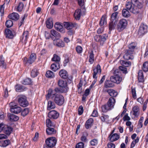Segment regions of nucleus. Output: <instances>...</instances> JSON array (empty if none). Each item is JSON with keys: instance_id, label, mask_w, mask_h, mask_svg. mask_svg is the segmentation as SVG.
Here are the masks:
<instances>
[{"instance_id": "obj_1", "label": "nucleus", "mask_w": 148, "mask_h": 148, "mask_svg": "<svg viewBox=\"0 0 148 148\" xmlns=\"http://www.w3.org/2000/svg\"><path fill=\"white\" fill-rule=\"evenodd\" d=\"M136 46V44L135 42H132L128 45L129 49L126 50L123 57L126 60H133L134 57L132 54Z\"/></svg>"}, {"instance_id": "obj_2", "label": "nucleus", "mask_w": 148, "mask_h": 148, "mask_svg": "<svg viewBox=\"0 0 148 148\" xmlns=\"http://www.w3.org/2000/svg\"><path fill=\"white\" fill-rule=\"evenodd\" d=\"M114 76H111L110 77L111 81L117 84H119L122 79V77L120 76L121 75L120 71L116 69L114 71Z\"/></svg>"}, {"instance_id": "obj_3", "label": "nucleus", "mask_w": 148, "mask_h": 148, "mask_svg": "<svg viewBox=\"0 0 148 148\" xmlns=\"http://www.w3.org/2000/svg\"><path fill=\"white\" fill-rule=\"evenodd\" d=\"M66 91L61 88L58 87H56L53 90L51 89H50L48 90V94L46 95V98L48 99L51 96L56 95H57V93H62L63 92H66Z\"/></svg>"}, {"instance_id": "obj_4", "label": "nucleus", "mask_w": 148, "mask_h": 148, "mask_svg": "<svg viewBox=\"0 0 148 148\" xmlns=\"http://www.w3.org/2000/svg\"><path fill=\"white\" fill-rule=\"evenodd\" d=\"M46 145L44 146V148H52L54 147L57 142V140L54 137L48 138L45 141Z\"/></svg>"}, {"instance_id": "obj_5", "label": "nucleus", "mask_w": 148, "mask_h": 148, "mask_svg": "<svg viewBox=\"0 0 148 148\" xmlns=\"http://www.w3.org/2000/svg\"><path fill=\"white\" fill-rule=\"evenodd\" d=\"M81 8L76 10L74 14V16L76 20H79L82 15L85 14L86 10L84 7H81Z\"/></svg>"}, {"instance_id": "obj_6", "label": "nucleus", "mask_w": 148, "mask_h": 148, "mask_svg": "<svg viewBox=\"0 0 148 148\" xmlns=\"http://www.w3.org/2000/svg\"><path fill=\"white\" fill-rule=\"evenodd\" d=\"M18 101L19 105L23 107H25L28 105L26 97L24 95H21L18 96Z\"/></svg>"}, {"instance_id": "obj_7", "label": "nucleus", "mask_w": 148, "mask_h": 148, "mask_svg": "<svg viewBox=\"0 0 148 148\" xmlns=\"http://www.w3.org/2000/svg\"><path fill=\"white\" fill-rule=\"evenodd\" d=\"M54 101L55 103L59 106L62 105L64 103V99L63 96L60 94H57L54 95Z\"/></svg>"}, {"instance_id": "obj_8", "label": "nucleus", "mask_w": 148, "mask_h": 148, "mask_svg": "<svg viewBox=\"0 0 148 148\" xmlns=\"http://www.w3.org/2000/svg\"><path fill=\"white\" fill-rule=\"evenodd\" d=\"M127 21L125 19H121L118 24L117 26V29L119 32H121L127 26Z\"/></svg>"}, {"instance_id": "obj_9", "label": "nucleus", "mask_w": 148, "mask_h": 148, "mask_svg": "<svg viewBox=\"0 0 148 148\" xmlns=\"http://www.w3.org/2000/svg\"><path fill=\"white\" fill-rule=\"evenodd\" d=\"M126 8L134 14L138 13L139 12L138 9L135 6L132 5L130 2H127L126 5Z\"/></svg>"}, {"instance_id": "obj_10", "label": "nucleus", "mask_w": 148, "mask_h": 148, "mask_svg": "<svg viewBox=\"0 0 148 148\" xmlns=\"http://www.w3.org/2000/svg\"><path fill=\"white\" fill-rule=\"evenodd\" d=\"M5 34L7 38H12L16 34V30L15 29L10 30L8 29H5Z\"/></svg>"}, {"instance_id": "obj_11", "label": "nucleus", "mask_w": 148, "mask_h": 148, "mask_svg": "<svg viewBox=\"0 0 148 148\" xmlns=\"http://www.w3.org/2000/svg\"><path fill=\"white\" fill-rule=\"evenodd\" d=\"M59 113L55 110L51 111L48 114L49 117L52 119H57L59 116Z\"/></svg>"}, {"instance_id": "obj_12", "label": "nucleus", "mask_w": 148, "mask_h": 148, "mask_svg": "<svg viewBox=\"0 0 148 148\" xmlns=\"http://www.w3.org/2000/svg\"><path fill=\"white\" fill-rule=\"evenodd\" d=\"M58 86L66 92L68 90L67 87V84L66 82L64 81L62 79H59L58 82Z\"/></svg>"}, {"instance_id": "obj_13", "label": "nucleus", "mask_w": 148, "mask_h": 148, "mask_svg": "<svg viewBox=\"0 0 148 148\" xmlns=\"http://www.w3.org/2000/svg\"><path fill=\"white\" fill-rule=\"evenodd\" d=\"M147 25L144 24H141L138 31V35L139 36L144 35L147 32Z\"/></svg>"}, {"instance_id": "obj_14", "label": "nucleus", "mask_w": 148, "mask_h": 148, "mask_svg": "<svg viewBox=\"0 0 148 148\" xmlns=\"http://www.w3.org/2000/svg\"><path fill=\"white\" fill-rule=\"evenodd\" d=\"M29 32L28 31H24L23 34L22 36L20 38V40L22 43L25 44L27 41Z\"/></svg>"}, {"instance_id": "obj_15", "label": "nucleus", "mask_w": 148, "mask_h": 148, "mask_svg": "<svg viewBox=\"0 0 148 148\" xmlns=\"http://www.w3.org/2000/svg\"><path fill=\"white\" fill-rule=\"evenodd\" d=\"M54 27L56 30L62 33L65 32V29L63 28L62 25L59 22H57L54 25Z\"/></svg>"}, {"instance_id": "obj_16", "label": "nucleus", "mask_w": 148, "mask_h": 148, "mask_svg": "<svg viewBox=\"0 0 148 148\" xmlns=\"http://www.w3.org/2000/svg\"><path fill=\"white\" fill-rule=\"evenodd\" d=\"M54 45L60 47H63L64 46V43L63 41L59 39L54 40L53 41Z\"/></svg>"}, {"instance_id": "obj_17", "label": "nucleus", "mask_w": 148, "mask_h": 148, "mask_svg": "<svg viewBox=\"0 0 148 148\" xmlns=\"http://www.w3.org/2000/svg\"><path fill=\"white\" fill-rule=\"evenodd\" d=\"M94 73L93 75V77L94 78L97 79V76L96 75L97 73L100 74L101 72V67L99 64H98L95 69H93Z\"/></svg>"}, {"instance_id": "obj_18", "label": "nucleus", "mask_w": 148, "mask_h": 148, "mask_svg": "<svg viewBox=\"0 0 148 148\" xmlns=\"http://www.w3.org/2000/svg\"><path fill=\"white\" fill-rule=\"evenodd\" d=\"M46 132L48 135H52L56 133V130L53 127H48L46 129Z\"/></svg>"}, {"instance_id": "obj_19", "label": "nucleus", "mask_w": 148, "mask_h": 148, "mask_svg": "<svg viewBox=\"0 0 148 148\" xmlns=\"http://www.w3.org/2000/svg\"><path fill=\"white\" fill-rule=\"evenodd\" d=\"M12 128L11 127L5 125L3 131L7 135H9L12 132Z\"/></svg>"}, {"instance_id": "obj_20", "label": "nucleus", "mask_w": 148, "mask_h": 148, "mask_svg": "<svg viewBox=\"0 0 148 148\" xmlns=\"http://www.w3.org/2000/svg\"><path fill=\"white\" fill-rule=\"evenodd\" d=\"M8 17L10 19L15 21L17 20L19 18L18 14L16 13H13L9 15Z\"/></svg>"}, {"instance_id": "obj_21", "label": "nucleus", "mask_w": 148, "mask_h": 148, "mask_svg": "<svg viewBox=\"0 0 148 148\" xmlns=\"http://www.w3.org/2000/svg\"><path fill=\"white\" fill-rule=\"evenodd\" d=\"M60 68L59 63L58 62H55L52 64L51 66V69L54 71H56Z\"/></svg>"}, {"instance_id": "obj_22", "label": "nucleus", "mask_w": 148, "mask_h": 148, "mask_svg": "<svg viewBox=\"0 0 148 148\" xmlns=\"http://www.w3.org/2000/svg\"><path fill=\"white\" fill-rule=\"evenodd\" d=\"M64 27L68 29H72L77 25L76 23L73 24L72 23L69 22H64Z\"/></svg>"}, {"instance_id": "obj_23", "label": "nucleus", "mask_w": 148, "mask_h": 148, "mask_svg": "<svg viewBox=\"0 0 148 148\" xmlns=\"http://www.w3.org/2000/svg\"><path fill=\"white\" fill-rule=\"evenodd\" d=\"M59 74L60 76L64 79H66L68 77V74L66 71L64 69L61 70Z\"/></svg>"}, {"instance_id": "obj_24", "label": "nucleus", "mask_w": 148, "mask_h": 148, "mask_svg": "<svg viewBox=\"0 0 148 148\" xmlns=\"http://www.w3.org/2000/svg\"><path fill=\"white\" fill-rule=\"evenodd\" d=\"M21 108L17 106L13 108L10 109V111L16 114L19 113L21 111Z\"/></svg>"}, {"instance_id": "obj_25", "label": "nucleus", "mask_w": 148, "mask_h": 148, "mask_svg": "<svg viewBox=\"0 0 148 148\" xmlns=\"http://www.w3.org/2000/svg\"><path fill=\"white\" fill-rule=\"evenodd\" d=\"M131 2L132 4H133L134 6H136L138 9L142 7V4L137 0H131Z\"/></svg>"}, {"instance_id": "obj_26", "label": "nucleus", "mask_w": 148, "mask_h": 148, "mask_svg": "<svg viewBox=\"0 0 148 148\" xmlns=\"http://www.w3.org/2000/svg\"><path fill=\"white\" fill-rule=\"evenodd\" d=\"M8 116L11 121H16L19 119V117L13 114H8Z\"/></svg>"}, {"instance_id": "obj_27", "label": "nucleus", "mask_w": 148, "mask_h": 148, "mask_svg": "<svg viewBox=\"0 0 148 148\" xmlns=\"http://www.w3.org/2000/svg\"><path fill=\"white\" fill-rule=\"evenodd\" d=\"M117 23V22H116V21H115V22L112 21H110L109 25V30L110 31L115 29Z\"/></svg>"}, {"instance_id": "obj_28", "label": "nucleus", "mask_w": 148, "mask_h": 148, "mask_svg": "<svg viewBox=\"0 0 148 148\" xmlns=\"http://www.w3.org/2000/svg\"><path fill=\"white\" fill-rule=\"evenodd\" d=\"M51 35L56 38V39H59L61 37L60 34L54 29H51L50 31Z\"/></svg>"}, {"instance_id": "obj_29", "label": "nucleus", "mask_w": 148, "mask_h": 148, "mask_svg": "<svg viewBox=\"0 0 148 148\" xmlns=\"http://www.w3.org/2000/svg\"><path fill=\"white\" fill-rule=\"evenodd\" d=\"M56 107L54 102L51 101H49L48 102L47 110H50L51 109H54Z\"/></svg>"}, {"instance_id": "obj_30", "label": "nucleus", "mask_w": 148, "mask_h": 148, "mask_svg": "<svg viewBox=\"0 0 148 148\" xmlns=\"http://www.w3.org/2000/svg\"><path fill=\"white\" fill-rule=\"evenodd\" d=\"M115 102L114 99L112 97L109 98L108 102L107 104L111 108H113L114 103Z\"/></svg>"}, {"instance_id": "obj_31", "label": "nucleus", "mask_w": 148, "mask_h": 148, "mask_svg": "<svg viewBox=\"0 0 148 148\" xmlns=\"http://www.w3.org/2000/svg\"><path fill=\"white\" fill-rule=\"evenodd\" d=\"M53 19L52 18H48L46 21V26L47 28L51 29L53 27Z\"/></svg>"}, {"instance_id": "obj_32", "label": "nucleus", "mask_w": 148, "mask_h": 148, "mask_svg": "<svg viewBox=\"0 0 148 148\" xmlns=\"http://www.w3.org/2000/svg\"><path fill=\"white\" fill-rule=\"evenodd\" d=\"M16 90L17 92H21L24 91L26 89L25 87L20 84H17L15 86Z\"/></svg>"}, {"instance_id": "obj_33", "label": "nucleus", "mask_w": 148, "mask_h": 148, "mask_svg": "<svg viewBox=\"0 0 148 148\" xmlns=\"http://www.w3.org/2000/svg\"><path fill=\"white\" fill-rule=\"evenodd\" d=\"M114 82L111 81L106 80L104 83V86L106 88L112 87L114 86Z\"/></svg>"}, {"instance_id": "obj_34", "label": "nucleus", "mask_w": 148, "mask_h": 148, "mask_svg": "<svg viewBox=\"0 0 148 148\" xmlns=\"http://www.w3.org/2000/svg\"><path fill=\"white\" fill-rule=\"evenodd\" d=\"M36 58V54L34 53H32L30 56L29 59L27 60V62L32 64L35 60Z\"/></svg>"}, {"instance_id": "obj_35", "label": "nucleus", "mask_w": 148, "mask_h": 148, "mask_svg": "<svg viewBox=\"0 0 148 148\" xmlns=\"http://www.w3.org/2000/svg\"><path fill=\"white\" fill-rule=\"evenodd\" d=\"M93 122V120L92 119L90 118L88 120L85 124V127L87 129H88L91 127V124Z\"/></svg>"}, {"instance_id": "obj_36", "label": "nucleus", "mask_w": 148, "mask_h": 148, "mask_svg": "<svg viewBox=\"0 0 148 148\" xmlns=\"http://www.w3.org/2000/svg\"><path fill=\"white\" fill-rule=\"evenodd\" d=\"M110 140L111 142H113L118 140L119 138V136L116 134H114L109 136Z\"/></svg>"}, {"instance_id": "obj_37", "label": "nucleus", "mask_w": 148, "mask_h": 148, "mask_svg": "<svg viewBox=\"0 0 148 148\" xmlns=\"http://www.w3.org/2000/svg\"><path fill=\"white\" fill-rule=\"evenodd\" d=\"M107 92L109 95L112 97H116L117 95V92L114 90L110 89L107 90Z\"/></svg>"}, {"instance_id": "obj_38", "label": "nucleus", "mask_w": 148, "mask_h": 148, "mask_svg": "<svg viewBox=\"0 0 148 148\" xmlns=\"http://www.w3.org/2000/svg\"><path fill=\"white\" fill-rule=\"evenodd\" d=\"M0 67L2 68H6V63L4 62V59L2 56L0 57Z\"/></svg>"}, {"instance_id": "obj_39", "label": "nucleus", "mask_w": 148, "mask_h": 148, "mask_svg": "<svg viewBox=\"0 0 148 148\" xmlns=\"http://www.w3.org/2000/svg\"><path fill=\"white\" fill-rule=\"evenodd\" d=\"M120 63L122 65L126 67L130 66L131 64V62L129 61L121 60Z\"/></svg>"}, {"instance_id": "obj_40", "label": "nucleus", "mask_w": 148, "mask_h": 148, "mask_svg": "<svg viewBox=\"0 0 148 148\" xmlns=\"http://www.w3.org/2000/svg\"><path fill=\"white\" fill-rule=\"evenodd\" d=\"M119 12H118L113 13L111 16L110 21L114 22L116 21L117 22V16Z\"/></svg>"}, {"instance_id": "obj_41", "label": "nucleus", "mask_w": 148, "mask_h": 148, "mask_svg": "<svg viewBox=\"0 0 148 148\" xmlns=\"http://www.w3.org/2000/svg\"><path fill=\"white\" fill-rule=\"evenodd\" d=\"M32 81L31 79L29 78H26L22 81V83L25 85H29L31 84L32 83Z\"/></svg>"}, {"instance_id": "obj_42", "label": "nucleus", "mask_w": 148, "mask_h": 148, "mask_svg": "<svg viewBox=\"0 0 148 148\" xmlns=\"http://www.w3.org/2000/svg\"><path fill=\"white\" fill-rule=\"evenodd\" d=\"M133 115L135 116H138L139 114V110L138 107L137 106H135L133 109Z\"/></svg>"}, {"instance_id": "obj_43", "label": "nucleus", "mask_w": 148, "mask_h": 148, "mask_svg": "<svg viewBox=\"0 0 148 148\" xmlns=\"http://www.w3.org/2000/svg\"><path fill=\"white\" fill-rule=\"evenodd\" d=\"M106 17L105 16H103L100 21L99 25L101 26L106 25Z\"/></svg>"}, {"instance_id": "obj_44", "label": "nucleus", "mask_w": 148, "mask_h": 148, "mask_svg": "<svg viewBox=\"0 0 148 148\" xmlns=\"http://www.w3.org/2000/svg\"><path fill=\"white\" fill-rule=\"evenodd\" d=\"M88 135V133L86 132H83L81 138V140L83 142H85L87 141V136Z\"/></svg>"}, {"instance_id": "obj_45", "label": "nucleus", "mask_w": 148, "mask_h": 148, "mask_svg": "<svg viewBox=\"0 0 148 148\" xmlns=\"http://www.w3.org/2000/svg\"><path fill=\"white\" fill-rule=\"evenodd\" d=\"M138 78L139 82H142L144 81V76L142 71H139L138 72Z\"/></svg>"}, {"instance_id": "obj_46", "label": "nucleus", "mask_w": 148, "mask_h": 148, "mask_svg": "<svg viewBox=\"0 0 148 148\" xmlns=\"http://www.w3.org/2000/svg\"><path fill=\"white\" fill-rule=\"evenodd\" d=\"M122 16L126 18L129 17L130 15V12L127 9H125L123 10L122 11Z\"/></svg>"}, {"instance_id": "obj_47", "label": "nucleus", "mask_w": 148, "mask_h": 148, "mask_svg": "<svg viewBox=\"0 0 148 148\" xmlns=\"http://www.w3.org/2000/svg\"><path fill=\"white\" fill-rule=\"evenodd\" d=\"M101 108L102 112H106L108 110H110L112 109L107 104V105H105L102 106Z\"/></svg>"}, {"instance_id": "obj_48", "label": "nucleus", "mask_w": 148, "mask_h": 148, "mask_svg": "<svg viewBox=\"0 0 148 148\" xmlns=\"http://www.w3.org/2000/svg\"><path fill=\"white\" fill-rule=\"evenodd\" d=\"M46 124L47 127H54L55 125L52 122L51 120L49 119H47L46 121Z\"/></svg>"}, {"instance_id": "obj_49", "label": "nucleus", "mask_w": 148, "mask_h": 148, "mask_svg": "<svg viewBox=\"0 0 148 148\" xmlns=\"http://www.w3.org/2000/svg\"><path fill=\"white\" fill-rule=\"evenodd\" d=\"M46 75L47 77L48 78H53L55 77L54 73L52 71L50 70L47 71Z\"/></svg>"}, {"instance_id": "obj_50", "label": "nucleus", "mask_w": 148, "mask_h": 148, "mask_svg": "<svg viewBox=\"0 0 148 148\" xmlns=\"http://www.w3.org/2000/svg\"><path fill=\"white\" fill-rule=\"evenodd\" d=\"M38 74V70L36 68H34L33 69L31 73V76L33 77L37 76Z\"/></svg>"}, {"instance_id": "obj_51", "label": "nucleus", "mask_w": 148, "mask_h": 148, "mask_svg": "<svg viewBox=\"0 0 148 148\" xmlns=\"http://www.w3.org/2000/svg\"><path fill=\"white\" fill-rule=\"evenodd\" d=\"M89 58V62L90 64H92L94 60V54L92 51L90 53Z\"/></svg>"}, {"instance_id": "obj_52", "label": "nucleus", "mask_w": 148, "mask_h": 148, "mask_svg": "<svg viewBox=\"0 0 148 148\" xmlns=\"http://www.w3.org/2000/svg\"><path fill=\"white\" fill-rule=\"evenodd\" d=\"M23 7L24 5L23 3H22L20 2L18 5L17 7H16L15 8H16L17 11L20 12L22 11Z\"/></svg>"}, {"instance_id": "obj_53", "label": "nucleus", "mask_w": 148, "mask_h": 148, "mask_svg": "<svg viewBox=\"0 0 148 148\" xmlns=\"http://www.w3.org/2000/svg\"><path fill=\"white\" fill-rule=\"evenodd\" d=\"M143 69L145 72H147L148 71V62H145L143 64Z\"/></svg>"}, {"instance_id": "obj_54", "label": "nucleus", "mask_w": 148, "mask_h": 148, "mask_svg": "<svg viewBox=\"0 0 148 148\" xmlns=\"http://www.w3.org/2000/svg\"><path fill=\"white\" fill-rule=\"evenodd\" d=\"M29 110L28 108H25L21 112V115L23 116H26L29 113Z\"/></svg>"}, {"instance_id": "obj_55", "label": "nucleus", "mask_w": 148, "mask_h": 148, "mask_svg": "<svg viewBox=\"0 0 148 148\" xmlns=\"http://www.w3.org/2000/svg\"><path fill=\"white\" fill-rule=\"evenodd\" d=\"M121 73V71H122L123 73L126 74L127 73V69L125 67L120 66L119 67V69H118Z\"/></svg>"}, {"instance_id": "obj_56", "label": "nucleus", "mask_w": 148, "mask_h": 148, "mask_svg": "<svg viewBox=\"0 0 148 148\" xmlns=\"http://www.w3.org/2000/svg\"><path fill=\"white\" fill-rule=\"evenodd\" d=\"M5 25L7 27H10L13 25V22L10 20H8L6 21Z\"/></svg>"}, {"instance_id": "obj_57", "label": "nucleus", "mask_w": 148, "mask_h": 148, "mask_svg": "<svg viewBox=\"0 0 148 148\" xmlns=\"http://www.w3.org/2000/svg\"><path fill=\"white\" fill-rule=\"evenodd\" d=\"M60 57L56 54H54L53 57L52 58V61L55 62H59L60 60Z\"/></svg>"}, {"instance_id": "obj_58", "label": "nucleus", "mask_w": 148, "mask_h": 148, "mask_svg": "<svg viewBox=\"0 0 148 148\" xmlns=\"http://www.w3.org/2000/svg\"><path fill=\"white\" fill-rule=\"evenodd\" d=\"M10 140H4L2 143V145L3 147H5L10 144Z\"/></svg>"}, {"instance_id": "obj_59", "label": "nucleus", "mask_w": 148, "mask_h": 148, "mask_svg": "<svg viewBox=\"0 0 148 148\" xmlns=\"http://www.w3.org/2000/svg\"><path fill=\"white\" fill-rule=\"evenodd\" d=\"M108 36L107 34H104L103 36L100 35V40L101 42H105Z\"/></svg>"}, {"instance_id": "obj_60", "label": "nucleus", "mask_w": 148, "mask_h": 148, "mask_svg": "<svg viewBox=\"0 0 148 148\" xmlns=\"http://www.w3.org/2000/svg\"><path fill=\"white\" fill-rule=\"evenodd\" d=\"M98 140L97 139H94L92 140L90 142V144L92 146H95L97 144Z\"/></svg>"}, {"instance_id": "obj_61", "label": "nucleus", "mask_w": 148, "mask_h": 148, "mask_svg": "<svg viewBox=\"0 0 148 148\" xmlns=\"http://www.w3.org/2000/svg\"><path fill=\"white\" fill-rule=\"evenodd\" d=\"M3 4L0 6V14L1 16H2L4 13V7Z\"/></svg>"}, {"instance_id": "obj_62", "label": "nucleus", "mask_w": 148, "mask_h": 148, "mask_svg": "<svg viewBox=\"0 0 148 148\" xmlns=\"http://www.w3.org/2000/svg\"><path fill=\"white\" fill-rule=\"evenodd\" d=\"M84 145L83 142H79L76 145L75 148H84Z\"/></svg>"}, {"instance_id": "obj_63", "label": "nucleus", "mask_w": 148, "mask_h": 148, "mask_svg": "<svg viewBox=\"0 0 148 148\" xmlns=\"http://www.w3.org/2000/svg\"><path fill=\"white\" fill-rule=\"evenodd\" d=\"M83 112V108L82 106H80L78 109V114L79 115H82Z\"/></svg>"}, {"instance_id": "obj_64", "label": "nucleus", "mask_w": 148, "mask_h": 148, "mask_svg": "<svg viewBox=\"0 0 148 148\" xmlns=\"http://www.w3.org/2000/svg\"><path fill=\"white\" fill-rule=\"evenodd\" d=\"M76 50L77 52L79 53H82V47L80 46H78L76 48Z\"/></svg>"}]
</instances>
